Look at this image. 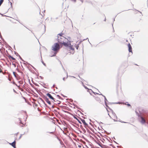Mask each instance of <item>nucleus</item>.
Wrapping results in <instances>:
<instances>
[{
  "label": "nucleus",
  "instance_id": "f257e3e1",
  "mask_svg": "<svg viewBox=\"0 0 148 148\" xmlns=\"http://www.w3.org/2000/svg\"><path fill=\"white\" fill-rule=\"evenodd\" d=\"M64 35V34L62 32L58 34V41L61 45H63L64 46L69 45H70V41L63 36Z\"/></svg>",
  "mask_w": 148,
  "mask_h": 148
},
{
  "label": "nucleus",
  "instance_id": "f03ea898",
  "mask_svg": "<svg viewBox=\"0 0 148 148\" xmlns=\"http://www.w3.org/2000/svg\"><path fill=\"white\" fill-rule=\"evenodd\" d=\"M17 29L20 32L25 34L27 36L29 37L31 34V33L27 30L23 26L21 25H18L17 26Z\"/></svg>",
  "mask_w": 148,
  "mask_h": 148
},
{
  "label": "nucleus",
  "instance_id": "7ed1b4c3",
  "mask_svg": "<svg viewBox=\"0 0 148 148\" xmlns=\"http://www.w3.org/2000/svg\"><path fill=\"white\" fill-rule=\"evenodd\" d=\"M107 111L108 112V115L112 119L114 120V121H117V117L116 114L113 112L111 109H109L108 110L107 109Z\"/></svg>",
  "mask_w": 148,
  "mask_h": 148
},
{
  "label": "nucleus",
  "instance_id": "20e7f679",
  "mask_svg": "<svg viewBox=\"0 0 148 148\" xmlns=\"http://www.w3.org/2000/svg\"><path fill=\"white\" fill-rule=\"evenodd\" d=\"M60 45L57 43H55L52 46V50L56 52L59 49Z\"/></svg>",
  "mask_w": 148,
  "mask_h": 148
},
{
  "label": "nucleus",
  "instance_id": "39448f33",
  "mask_svg": "<svg viewBox=\"0 0 148 148\" xmlns=\"http://www.w3.org/2000/svg\"><path fill=\"white\" fill-rule=\"evenodd\" d=\"M57 99H57L55 98L53 100V101L55 102V103L56 104H59L61 102L60 101V100H58Z\"/></svg>",
  "mask_w": 148,
  "mask_h": 148
},
{
  "label": "nucleus",
  "instance_id": "423d86ee",
  "mask_svg": "<svg viewBox=\"0 0 148 148\" xmlns=\"http://www.w3.org/2000/svg\"><path fill=\"white\" fill-rule=\"evenodd\" d=\"M65 46L66 47H69L70 49L71 50H72V51H74V48L73 47V46L72 45H71V44L70 42V45H67V46Z\"/></svg>",
  "mask_w": 148,
  "mask_h": 148
},
{
  "label": "nucleus",
  "instance_id": "0eeeda50",
  "mask_svg": "<svg viewBox=\"0 0 148 148\" xmlns=\"http://www.w3.org/2000/svg\"><path fill=\"white\" fill-rule=\"evenodd\" d=\"M127 46L128 48V50L129 52L132 53V48L130 44L129 43L128 44Z\"/></svg>",
  "mask_w": 148,
  "mask_h": 148
},
{
  "label": "nucleus",
  "instance_id": "6e6552de",
  "mask_svg": "<svg viewBox=\"0 0 148 148\" xmlns=\"http://www.w3.org/2000/svg\"><path fill=\"white\" fill-rule=\"evenodd\" d=\"M8 58L11 61L13 62L14 60H15V59L12 57L10 55H8Z\"/></svg>",
  "mask_w": 148,
  "mask_h": 148
},
{
  "label": "nucleus",
  "instance_id": "1a4fd4ad",
  "mask_svg": "<svg viewBox=\"0 0 148 148\" xmlns=\"http://www.w3.org/2000/svg\"><path fill=\"white\" fill-rule=\"evenodd\" d=\"M22 119L21 118L17 120V122H19V124L21 126H22L23 125L22 122V121L21 120Z\"/></svg>",
  "mask_w": 148,
  "mask_h": 148
},
{
  "label": "nucleus",
  "instance_id": "9d476101",
  "mask_svg": "<svg viewBox=\"0 0 148 148\" xmlns=\"http://www.w3.org/2000/svg\"><path fill=\"white\" fill-rule=\"evenodd\" d=\"M140 116L141 119V121H140L141 123L142 124L145 123V120L144 118L141 116Z\"/></svg>",
  "mask_w": 148,
  "mask_h": 148
},
{
  "label": "nucleus",
  "instance_id": "9b49d317",
  "mask_svg": "<svg viewBox=\"0 0 148 148\" xmlns=\"http://www.w3.org/2000/svg\"><path fill=\"white\" fill-rule=\"evenodd\" d=\"M47 95L52 100H53L55 98H54L53 96H52L50 94L48 93L47 94Z\"/></svg>",
  "mask_w": 148,
  "mask_h": 148
},
{
  "label": "nucleus",
  "instance_id": "f8f14e48",
  "mask_svg": "<svg viewBox=\"0 0 148 148\" xmlns=\"http://www.w3.org/2000/svg\"><path fill=\"white\" fill-rule=\"evenodd\" d=\"M10 145H12L14 148H16V142L14 141L11 143H10Z\"/></svg>",
  "mask_w": 148,
  "mask_h": 148
},
{
  "label": "nucleus",
  "instance_id": "ddd939ff",
  "mask_svg": "<svg viewBox=\"0 0 148 148\" xmlns=\"http://www.w3.org/2000/svg\"><path fill=\"white\" fill-rule=\"evenodd\" d=\"M81 121L85 126H88V124L86 123L85 120L84 119H82Z\"/></svg>",
  "mask_w": 148,
  "mask_h": 148
},
{
  "label": "nucleus",
  "instance_id": "4468645a",
  "mask_svg": "<svg viewBox=\"0 0 148 148\" xmlns=\"http://www.w3.org/2000/svg\"><path fill=\"white\" fill-rule=\"evenodd\" d=\"M55 98L57 99L60 100H62V99L59 95H57L56 96Z\"/></svg>",
  "mask_w": 148,
  "mask_h": 148
},
{
  "label": "nucleus",
  "instance_id": "2eb2a0df",
  "mask_svg": "<svg viewBox=\"0 0 148 148\" xmlns=\"http://www.w3.org/2000/svg\"><path fill=\"white\" fill-rule=\"evenodd\" d=\"M46 101L47 103L49 104H51V103L50 101L49 100V99L47 98L46 99Z\"/></svg>",
  "mask_w": 148,
  "mask_h": 148
},
{
  "label": "nucleus",
  "instance_id": "dca6fc26",
  "mask_svg": "<svg viewBox=\"0 0 148 148\" xmlns=\"http://www.w3.org/2000/svg\"><path fill=\"white\" fill-rule=\"evenodd\" d=\"M4 1V0H0V6L1 5V4L3 3Z\"/></svg>",
  "mask_w": 148,
  "mask_h": 148
},
{
  "label": "nucleus",
  "instance_id": "f3484780",
  "mask_svg": "<svg viewBox=\"0 0 148 148\" xmlns=\"http://www.w3.org/2000/svg\"><path fill=\"white\" fill-rule=\"evenodd\" d=\"M13 73L14 75L15 76V77H16V75L17 74L16 72H13Z\"/></svg>",
  "mask_w": 148,
  "mask_h": 148
},
{
  "label": "nucleus",
  "instance_id": "a211bd4d",
  "mask_svg": "<svg viewBox=\"0 0 148 148\" xmlns=\"http://www.w3.org/2000/svg\"><path fill=\"white\" fill-rule=\"evenodd\" d=\"M1 68H2V67L1 65H0V73H1L2 72Z\"/></svg>",
  "mask_w": 148,
  "mask_h": 148
},
{
  "label": "nucleus",
  "instance_id": "6ab92c4d",
  "mask_svg": "<svg viewBox=\"0 0 148 148\" xmlns=\"http://www.w3.org/2000/svg\"><path fill=\"white\" fill-rule=\"evenodd\" d=\"M75 117V119H77V120L78 121V122H79V123H81L80 122V121L79 120H78V119L77 118H76V117Z\"/></svg>",
  "mask_w": 148,
  "mask_h": 148
},
{
  "label": "nucleus",
  "instance_id": "aec40b11",
  "mask_svg": "<svg viewBox=\"0 0 148 148\" xmlns=\"http://www.w3.org/2000/svg\"><path fill=\"white\" fill-rule=\"evenodd\" d=\"M126 103H127V104H126L128 106H130V105L128 103V102Z\"/></svg>",
  "mask_w": 148,
  "mask_h": 148
},
{
  "label": "nucleus",
  "instance_id": "412c9836",
  "mask_svg": "<svg viewBox=\"0 0 148 148\" xmlns=\"http://www.w3.org/2000/svg\"><path fill=\"white\" fill-rule=\"evenodd\" d=\"M63 80H65V78H64H64H63Z\"/></svg>",
  "mask_w": 148,
  "mask_h": 148
}]
</instances>
